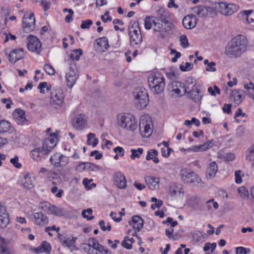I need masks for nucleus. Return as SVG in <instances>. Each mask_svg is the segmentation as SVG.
<instances>
[{"mask_svg": "<svg viewBox=\"0 0 254 254\" xmlns=\"http://www.w3.org/2000/svg\"><path fill=\"white\" fill-rule=\"evenodd\" d=\"M197 11L196 12L197 15L199 16H203L206 13V10L203 7H198L197 8Z\"/></svg>", "mask_w": 254, "mask_h": 254, "instance_id": "864d4df0", "label": "nucleus"}, {"mask_svg": "<svg viewBox=\"0 0 254 254\" xmlns=\"http://www.w3.org/2000/svg\"><path fill=\"white\" fill-rule=\"evenodd\" d=\"M173 91L178 95L187 92L188 88H185L184 84L179 81H175L172 83Z\"/></svg>", "mask_w": 254, "mask_h": 254, "instance_id": "a211bd4d", "label": "nucleus"}, {"mask_svg": "<svg viewBox=\"0 0 254 254\" xmlns=\"http://www.w3.org/2000/svg\"><path fill=\"white\" fill-rule=\"evenodd\" d=\"M39 88L40 90V92L41 93H45L46 92H48L51 89V85H48V83L46 82L41 83L39 85Z\"/></svg>", "mask_w": 254, "mask_h": 254, "instance_id": "e433bc0d", "label": "nucleus"}, {"mask_svg": "<svg viewBox=\"0 0 254 254\" xmlns=\"http://www.w3.org/2000/svg\"><path fill=\"white\" fill-rule=\"evenodd\" d=\"M246 41L241 36L233 39L226 48V54L234 57H239L246 49Z\"/></svg>", "mask_w": 254, "mask_h": 254, "instance_id": "f03ea898", "label": "nucleus"}, {"mask_svg": "<svg viewBox=\"0 0 254 254\" xmlns=\"http://www.w3.org/2000/svg\"><path fill=\"white\" fill-rule=\"evenodd\" d=\"M120 126L127 129L133 130L136 127L134 117L130 114H121L118 117Z\"/></svg>", "mask_w": 254, "mask_h": 254, "instance_id": "39448f33", "label": "nucleus"}, {"mask_svg": "<svg viewBox=\"0 0 254 254\" xmlns=\"http://www.w3.org/2000/svg\"><path fill=\"white\" fill-rule=\"evenodd\" d=\"M225 158L227 161H232L235 158V155L234 154L229 153L226 155Z\"/></svg>", "mask_w": 254, "mask_h": 254, "instance_id": "338daca9", "label": "nucleus"}, {"mask_svg": "<svg viewBox=\"0 0 254 254\" xmlns=\"http://www.w3.org/2000/svg\"><path fill=\"white\" fill-rule=\"evenodd\" d=\"M8 223L9 218L5 208L0 204V226L5 227Z\"/></svg>", "mask_w": 254, "mask_h": 254, "instance_id": "f3484780", "label": "nucleus"}, {"mask_svg": "<svg viewBox=\"0 0 254 254\" xmlns=\"http://www.w3.org/2000/svg\"><path fill=\"white\" fill-rule=\"evenodd\" d=\"M216 248L215 243H207L205 244V246L203 248L204 251L206 252L211 249V252H213Z\"/></svg>", "mask_w": 254, "mask_h": 254, "instance_id": "79ce46f5", "label": "nucleus"}, {"mask_svg": "<svg viewBox=\"0 0 254 254\" xmlns=\"http://www.w3.org/2000/svg\"><path fill=\"white\" fill-rule=\"evenodd\" d=\"M25 182L23 184V186L26 189H30L34 187L33 183L29 174H27L24 176Z\"/></svg>", "mask_w": 254, "mask_h": 254, "instance_id": "c85d7f7f", "label": "nucleus"}, {"mask_svg": "<svg viewBox=\"0 0 254 254\" xmlns=\"http://www.w3.org/2000/svg\"><path fill=\"white\" fill-rule=\"evenodd\" d=\"M24 57V53L22 49L15 50L9 54V60L13 63L21 59Z\"/></svg>", "mask_w": 254, "mask_h": 254, "instance_id": "6ab92c4d", "label": "nucleus"}, {"mask_svg": "<svg viewBox=\"0 0 254 254\" xmlns=\"http://www.w3.org/2000/svg\"><path fill=\"white\" fill-rule=\"evenodd\" d=\"M180 175L182 180L187 183H199L201 181L196 174L187 169H182Z\"/></svg>", "mask_w": 254, "mask_h": 254, "instance_id": "423d86ee", "label": "nucleus"}, {"mask_svg": "<svg viewBox=\"0 0 254 254\" xmlns=\"http://www.w3.org/2000/svg\"><path fill=\"white\" fill-rule=\"evenodd\" d=\"M10 128L9 122L6 121H1L0 122V132H5Z\"/></svg>", "mask_w": 254, "mask_h": 254, "instance_id": "f704fd0d", "label": "nucleus"}, {"mask_svg": "<svg viewBox=\"0 0 254 254\" xmlns=\"http://www.w3.org/2000/svg\"><path fill=\"white\" fill-rule=\"evenodd\" d=\"M97 44L100 47L101 50L103 51L107 50L109 47L108 40L105 37L99 39L97 40Z\"/></svg>", "mask_w": 254, "mask_h": 254, "instance_id": "c756f323", "label": "nucleus"}, {"mask_svg": "<svg viewBox=\"0 0 254 254\" xmlns=\"http://www.w3.org/2000/svg\"><path fill=\"white\" fill-rule=\"evenodd\" d=\"M52 192L53 193H56L57 191L58 192L56 194V196L58 197H61L62 196V193L63 192V190H58V188L56 187H53L51 190Z\"/></svg>", "mask_w": 254, "mask_h": 254, "instance_id": "603ef678", "label": "nucleus"}, {"mask_svg": "<svg viewBox=\"0 0 254 254\" xmlns=\"http://www.w3.org/2000/svg\"><path fill=\"white\" fill-rule=\"evenodd\" d=\"M114 179L116 185L119 188L124 189L126 187V180L124 175L119 173L116 174Z\"/></svg>", "mask_w": 254, "mask_h": 254, "instance_id": "aec40b11", "label": "nucleus"}, {"mask_svg": "<svg viewBox=\"0 0 254 254\" xmlns=\"http://www.w3.org/2000/svg\"><path fill=\"white\" fill-rule=\"evenodd\" d=\"M86 124V121L84 116L80 115L76 117L75 122L73 123V127L77 129L82 128L85 126Z\"/></svg>", "mask_w": 254, "mask_h": 254, "instance_id": "4be33fe9", "label": "nucleus"}, {"mask_svg": "<svg viewBox=\"0 0 254 254\" xmlns=\"http://www.w3.org/2000/svg\"><path fill=\"white\" fill-rule=\"evenodd\" d=\"M135 104L139 109H142L145 108L148 103V95L146 91H139L135 95Z\"/></svg>", "mask_w": 254, "mask_h": 254, "instance_id": "6e6552de", "label": "nucleus"}, {"mask_svg": "<svg viewBox=\"0 0 254 254\" xmlns=\"http://www.w3.org/2000/svg\"><path fill=\"white\" fill-rule=\"evenodd\" d=\"M208 90L210 94L213 96H215L216 94H219L220 93L219 89L216 86L209 87Z\"/></svg>", "mask_w": 254, "mask_h": 254, "instance_id": "37998d69", "label": "nucleus"}, {"mask_svg": "<svg viewBox=\"0 0 254 254\" xmlns=\"http://www.w3.org/2000/svg\"><path fill=\"white\" fill-rule=\"evenodd\" d=\"M134 242L133 238H129L126 237L124 241L122 242V246L127 249H130L132 248V244Z\"/></svg>", "mask_w": 254, "mask_h": 254, "instance_id": "2f4dec72", "label": "nucleus"}, {"mask_svg": "<svg viewBox=\"0 0 254 254\" xmlns=\"http://www.w3.org/2000/svg\"><path fill=\"white\" fill-rule=\"evenodd\" d=\"M132 154L131 155V158L132 159H134L135 158L139 157L140 155L142 153L143 150L141 148H138L137 150L132 149L131 150Z\"/></svg>", "mask_w": 254, "mask_h": 254, "instance_id": "a19ab883", "label": "nucleus"}, {"mask_svg": "<svg viewBox=\"0 0 254 254\" xmlns=\"http://www.w3.org/2000/svg\"><path fill=\"white\" fill-rule=\"evenodd\" d=\"M148 82L150 87L154 91L159 94L163 92L165 87L164 78L158 72H153L148 77Z\"/></svg>", "mask_w": 254, "mask_h": 254, "instance_id": "7ed1b4c3", "label": "nucleus"}, {"mask_svg": "<svg viewBox=\"0 0 254 254\" xmlns=\"http://www.w3.org/2000/svg\"><path fill=\"white\" fill-rule=\"evenodd\" d=\"M64 97L61 93L52 92L51 97V104L56 106H60L63 102Z\"/></svg>", "mask_w": 254, "mask_h": 254, "instance_id": "4468645a", "label": "nucleus"}, {"mask_svg": "<svg viewBox=\"0 0 254 254\" xmlns=\"http://www.w3.org/2000/svg\"><path fill=\"white\" fill-rule=\"evenodd\" d=\"M212 143L211 141H208L202 145L194 146L193 150L198 151H204L207 149H208L210 147V144Z\"/></svg>", "mask_w": 254, "mask_h": 254, "instance_id": "473e14b6", "label": "nucleus"}, {"mask_svg": "<svg viewBox=\"0 0 254 254\" xmlns=\"http://www.w3.org/2000/svg\"><path fill=\"white\" fill-rule=\"evenodd\" d=\"M140 132L142 137H148L152 132L153 125L151 117L147 116L141 117L139 124Z\"/></svg>", "mask_w": 254, "mask_h": 254, "instance_id": "20e7f679", "label": "nucleus"}, {"mask_svg": "<svg viewBox=\"0 0 254 254\" xmlns=\"http://www.w3.org/2000/svg\"><path fill=\"white\" fill-rule=\"evenodd\" d=\"M99 225H100L101 228L103 231H106V230H107L108 231H110L111 229V227L109 224L108 225L107 228L105 227V222L103 220H102L99 222Z\"/></svg>", "mask_w": 254, "mask_h": 254, "instance_id": "6e6d98bb", "label": "nucleus"}, {"mask_svg": "<svg viewBox=\"0 0 254 254\" xmlns=\"http://www.w3.org/2000/svg\"><path fill=\"white\" fill-rule=\"evenodd\" d=\"M207 207H208L209 209L211 208V206L210 205L211 203L212 204H213V207H214V208L216 209V208H217L218 207V203L214 201L213 199H211V200H208L207 202Z\"/></svg>", "mask_w": 254, "mask_h": 254, "instance_id": "4d7b16f0", "label": "nucleus"}, {"mask_svg": "<svg viewBox=\"0 0 254 254\" xmlns=\"http://www.w3.org/2000/svg\"><path fill=\"white\" fill-rule=\"evenodd\" d=\"M188 204L192 208H196L199 205V199L196 197H192L189 200Z\"/></svg>", "mask_w": 254, "mask_h": 254, "instance_id": "72a5a7b5", "label": "nucleus"}, {"mask_svg": "<svg viewBox=\"0 0 254 254\" xmlns=\"http://www.w3.org/2000/svg\"><path fill=\"white\" fill-rule=\"evenodd\" d=\"M234 5L232 4H227L225 2L219 3V11L225 15L231 14L233 12Z\"/></svg>", "mask_w": 254, "mask_h": 254, "instance_id": "dca6fc26", "label": "nucleus"}, {"mask_svg": "<svg viewBox=\"0 0 254 254\" xmlns=\"http://www.w3.org/2000/svg\"><path fill=\"white\" fill-rule=\"evenodd\" d=\"M93 22L91 20H87L82 21L81 24V28L82 29L89 28L91 25H92Z\"/></svg>", "mask_w": 254, "mask_h": 254, "instance_id": "c03bdc74", "label": "nucleus"}, {"mask_svg": "<svg viewBox=\"0 0 254 254\" xmlns=\"http://www.w3.org/2000/svg\"><path fill=\"white\" fill-rule=\"evenodd\" d=\"M246 249L243 247H238L236 249V254H246Z\"/></svg>", "mask_w": 254, "mask_h": 254, "instance_id": "e2e57ef3", "label": "nucleus"}, {"mask_svg": "<svg viewBox=\"0 0 254 254\" xmlns=\"http://www.w3.org/2000/svg\"><path fill=\"white\" fill-rule=\"evenodd\" d=\"M130 43L133 45H137L142 41L140 31L138 27L131 26L129 28Z\"/></svg>", "mask_w": 254, "mask_h": 254, "instance_id": "1a4fd4ad", "label": "nucleus"}, {"mask_svg": "<svg viewBox=\"0 0 254 254\" xmlns=\"http://www.w3.org/2000/svg\"><path fill=\"white\" fill-rule=\"evenodd\" d=\"M64 11H67L68 12L69 14L67 15V16H66V17L65 18V20L67 22H70L72 19V15L73 14V12L72 10L71 9H67L66 8H65L64 9Z\"/></svg>", "mask_w": 254, "mask_h": 254, "instance_id": "09e8293b", "label": "nucleus"}, {"mask_svg": "<svg viewBox=\"0 0 254 254\" xmlns=\"http://www.w3.org/2000/svg\"><path fill=\"white\" fill-rule=\"evenodd\" d=\"M92 210L91 209L89 208L86 210H84L82 211V216L86 218L88 220H90L92 219L94 217L92 215Z\"/></svg>", "mask_w": 254, "mask_h": 254, "instance_id": "ea45409f", "label": "nucleus"}, {"mask_svg": "<svg viewBox=\"0 0 254 254\" xmlns=\"http://www.w3.org/2000/svg\"><path fill=\"white\" fill-rule=\"evenodd\" d=\"M191 64L189 63H186L185 65H181L180 69L182 71H187L191 68Z\"/></svg>", "mask_w": 254, "mask_h": 254, "instance_id": "680f3d73", "label": "nucleus"}, {"mask_svg": "<svg viewBox=\"0 0 254 254\" xmlns=\"http://www.w3.org/2000/svg\"><path fill=\"white\" fill-rule=\"evenodd\" d=\"M10 162L16 168H19L21 166V164L18 162V158H17V157H15L14 158H12L10 160Z\"/></svg>", "mask_w": 254, "mask_h": 254, "instance_id": "13d9d810", "label": "nucleus"}, {"mask_svg": "<svg viewBox=\"0 0 254 254\" xmlns=\"http://www.w3.org/2000/svg\"><path fill=\"white\" fill-rule=\"evenodd\" d=\"M49 209L52 213H53L56 215H59L62 214V211L61 209H60L59 208H58L57 207H56V206L53 205V206H50Z\"/></svg>", "mask_w": 254, "mask_h": 254, "instance_id": "de8ad7c7", "label": "nucleus"}, {"mask_svg": "<svg viewBox=\"0 0 254 254\" xmlns=\"http://www.w3.org/2000/svg\"><path fill=\"white\" fill-rule=\"evenodd\" d=\"M36 222L38 225H44L47 222V219L42 213H36L34 215Z\"/></svg>", "mask_w": 254, "mask_h": 254, "instance_id": "a878e982", "label": "nucleus"}, {"mask_svg": "<svg viewBox=\"0 0 254 254\" xmlns=\"http://www.w3.org/2000/svg\"><path fill=\"white\" fill-rule=\"evenodd\" d=\"M90 155L91 156H95V158L96 159H100L101 158L102 155L99 153L98 151H92L90 153Z\"/></svg>", "mask_w": 254, "mask_h": 254, "instance_id": "052dcab7", "label": "nucleus"}, {"mask_svg": "<svg viewBox=\"0 0 254 254\" xmlns=\"http://www.w3.org/2000/svg\"><path fill=\"white\" fill-rule=\"evenodd\" d=\"M27 47L30 51L36 52L38 53L41 51V43L39 40L34 36H29Z\"/></svg>", "mask_w": 254, "mask_h": 254, "instance_id": "9d476101", "label": "nucleus"}, {"mask_svg": "<svg viewBox=\"0 0 254 254\" xmlns=\"http://www.w3.org/2000/svg\"><path fill=\"white\" fill-rule=\"evenodd\" d=\"M51 250V248L50 244L46 242H43L41 246L34 250V251L37 253L42 252L49 253Z\"/></svg>", "mask_w": 254, "mask_h": 254, "instance_id": "b1692460", "label": "nucleus"}, {"mask_svg": "<svg viewBox=\"0 0 254 254\" xmlns=\"http://www.w3.org/2000/svg\"><path fill=\"white\" fill-rule=\"evenodd\" d=\"M67 86L72 87L76 79V70L72 67L70 68L66 74Z\"/></svg>", "mask_w": 254, "mask_h": 254, "instance_id": "2eb2a0df", "label": "nucleus"}, {"mask_svg": "<svg viewBox=\"0 0 254 254\" xmlns=\"http://www.w3.org/2000/svg\"><path fill=\"white\" fill-rule=\"evenodd\" d=\"M32 154L33 156L35 157H38L41 156V155H44L42 153V149L40 148H36L33 150H32Z\"/></svg>", "mask_w": 254, "mask_h": 254, "instance_id": "3c124183", "label": "nucleus"}, {"mask_svg": "<svg viewBox=\"0 0 254 254\" xmlns=\"http://www.w3.org/2000/svg\"><path fill=\"white\" fill-rule=\"evenodd\" d=\"M88 246L92 247L93 249L99 251L100 253L103 254H111L108 249L105 248L103 246L100 245L98 241L94 238L89 240Z\"/></svg>", "mask_w": 254, "mask_h": 254, "instance_id": "ddd939ff", "label": "nucleus"}, {"mask_svg": "<svg viewBox=\"0 0 254 254\" xmlns=\"http://www.w3.org/2000/svg\"><path fill=\"white\" fill-rule=\"evenodd\" d=\"M253 152V149L252 148L250 150L249 154L247 156V159L251 161H254V152Z\"/></svg>", "mask_w": 254, "mask_h": 254, "instance_id": "69168bd1", "label": "nucleus"}, {"mask_svg": "<svg viewBox=\"0 0 254 254\" xmlns=\"http://www.w3.org/2000/svg\"><path fill=\"white\" fill-rule=\"evenodd\" d=\"M188 90L187 92L189 94V97L194 102H199L201 99L199 90L195 87V83L191 82L187 85Z\"/></svg>", "mask_w": 254, "mask_h": 254, "instance_id": "9b49d317", "label": "nucleus"}, {"mask_svg": "<svg viewBox=\"0 0 254 254\" xmlns=\"http://www.w3.org/2000/svg\"><path fill=\"white\" fill-rule=\"evenodd\" d=\"M117 214L113 212H112L110 214L112 218L117 222H120L122 220V217L119 216L116 217Z\"/></svg>", "mask_w": 254, "mask_h": 254, "instance_id": "0e129e2a", "label": "nucleus"}, {"mask_svg": "<svg viewBox=\"0 0 254 254\" xmlns=\"http://www.w3.org/2000/svg\"><path fill=\"white\" fill-rule=\"evenodd\" d=\"M157 155L158 152L156 150H150L148 152L147 155L146 156V160H152L155 163H158L159 161L158 158L157 157Z\"/></svg>", "mask_w": 254, "mask_h": 254, "instance_id": "bb28decb", "label": "nucleus"}, {"mask_svg": "<svg viewBox=\"0 0 254 254\" xmlns=\"http://www.w3.org/2000/svg\"><path fill=\"white\" fill-rule=\"evenodd\" d=\"M145 182L149 188L153 189L158 187L159 179L152 176H147L145 177Z\"/></svg>", "mask_w": 254, "mask_h": 254, "instance_id": "412c9836", "label": "nucleus"}, {"mask_svg": "<svg viewBox=\"0 0 254 254\" xmlns=\"http://www.w3.org/2000/svg\"><path fill=\"white\" fill-rule=\"evenodd\" d=\"M239 194L242 198H247L249 195L248 190L244 187H240L238 189Z\"/></svg>", "mask_w": 254, "mask_h": 254, "instance_id": "58836bf2", "label": "nucleus"}, {"mask_svg": "<svg viewBox=\"0 0 254 254\" xmlns=\"http://www.w3.org/2000/svg\"><path fill=\"white\" fill-rule=\"evenodd\" d=\"M44 68L47 73L50 75H54L55 73V69L50 64H46Z\"/></svg>", "mask_w": 254, "mask_h": 254, "instance_id": "49530a36", "label": "nucleus"}, {"mask_svg": "<svg viewBox=\"0 0 254 254\" xmlns=\"http://www.w3.org/2000/svg\"><path fill=\"white\" fill-rule=\"evenodd\" d=\"M35 19L34 18V14H31L28 17H25L24 18L23 24L24 27H31L32 25H34L35 24Z\"/></svg>", "mask_w": 254, "mask_h": 254, "instance_id": "393cba45", "label": "nucleus"}, {"mask_svg": "<svg viewBox=\"0 0 254 254\" xmlns=\"http://www.w3.org/2000/svg\"><path fill=\"white\" fill-rule=\"evenodd\" d=\"M0 254H13V253L5 243H2L0 245Z\"/></svg>", "mask_w": 254, "mask_h": 254, "instance_id": "c9c22d12", "label": "nucleus"}, {"mask_svg": "<svg viewBox=\"0 0 254 254\" xmlns=\"http://www.w3.org/2000/svg\"><path fill=\"white\" fill-rule=\"evenodd\" d=\"M180 42L181 45L184 48H186L189 46V42L187 37L185 35H182L180 37Z\"/></svg>", "mask_w": 254, "mask_h": 254, "instance_id": "a18cd8bd", "label": "nucleus"}, {"mask_svg": "<svg viewBox=\"0 0 254 254\" xmlns=\"http://www.w3.org/2000/svg\"><path fill=\"white\" fill-rule=\"evenodd\" d=\"M82 54V50L81 49L75 50L70 54V57L72 60L77 61Z\"/></svg>", "mask_w": 254, "mask_h": 254, "instance_id": "4c0bfd02", "label": "nucleus"}, {"mask_svg": "<svg viewBox=\"0 0 254 254\" xmlns=\"http://www.w3.org/2000/svg\"><path fill=\"white\" fill-rule=\"evenodd\" d=\"M146 29L152 28L154 31L167 32L172 30L173 25L168 13L164 12L157 17L147 16L145 19Z\"/></svg>", "mask_w": 254, "mask_h": 254, "instance_id": "f257e3e1", "label": "nucleus"}, {"mask_svg": "<svg viewBox=\"0 0 254 254\" xmlns=\"http://www.w3.org/2000/svg\"><path fill=\"white\" fill-rule=\"evenodd\" d=\"M50 135L51 137L45 139L43 142L42 153L44 155H47L57 144L56 134L54 133L53 135L50 134Z\"/></svg>", "mask_w": 254, "mask_h": 254, "instance_id": "0eeeda50", "label": "nucleus"}, {"mask_svg": "<svg viewBox=\"0 0 254 254\" xmlns=\"http://www.w3.org/2000/svg\"><path fill=\"white\" fill-rule=\"evenodd\" d=\"M98 142V139L95 137V135L94 133H90L88 135L87 143L89 145L95 146Z\"/></svg>", "mask_w": 254, "mask_h": 254, "instance_id": "7c9ffc66", "label": "nucleus"}, {"mask_svg": "<svg viewBox=\"0 0 254 254\" xmlns=\"http://www.w3.org/2000/svg\"><path fill=\"white\" fill-rule=\"evenodd\" d=\"M245 88L248 90H252L254 93L253 98H254V84L252 82H250L249 84H246L245 85Z\"/></svg>", "mask_w": 254, "mask_h": 254, "instance_id": "bf43d9fd", "label": "nucleus"}, {"mask_svg": "<svg viewBox=\"0 0 254 254\" xmlns=\"http://www.w3.org/2000/svg\"><path fill=\"white\" fill-rule=\"evenodd\" d=\"M241 173V171L240 170L237 171L235 172V182L238 184H240L242 182Z\"/></svg>", "mask_w": 254, "mask_h": 254, "instance_id": "8fccbe9b", "label": "nucleus"}, {"mask_svg": "<svg viewBox=\"0 0 254 254\" xmlns=\"http://www.w3.org/2000/svg\"><path fill=\"white\" fill-rule=\"evenodd\" d=\"M242 116V117H245L246 116V114L245 113H244L242 112V110L241 109H239L237 111V112H236V114H235V117L236 118H237L238 117H240V116Z\"/></svg>", "mask_w": 254, "mask_h": 254, "instance_id": "774afa93", "label": "nucleus"}, {"mask_svg": "<svg viewBox=\"0 0 254 254\" xmlns=\"http://www.w3.org/2000/svg\"><path fill=\"white\" fill-rule=\"evenodd\" d=\"M132 222L134 229L139 230L143 227V220L138 216H134L132 218Z\"/></svg>", "mask_w": 254, "mask_h": 254, "instance_id": "5701e85b", "label": "nucleus"}, {"mask_svg": "<svg viewBox=\"0 0 254 254\" xmlns=\"http://www.w3.org/2000/svg\"><path fill=\"white\" fill-rule=\"evenodd\" d=\"M217 172V166L215 162L211 163L207 169L209 178L214 177Z\"/></svg>", "mask_w": 254, "mask_h": 254, "instance_id": "cd10ccee", "label": "nucleus"}, {"mask_svg": "<svg viewBox=\"0 0 254 254\" xmlns=\"http://www.w3.org/2000/svg\"><path fill=\"white\" fill-rule=\"evenodd\" d=\"M197 23V19L194 15H188L185 16L183 20V24L184 27L188 29L194 28Z\"/></svg>", "mask_w": 254, "mask_h": 254, "instance_id": "f8f14e48", "label": "nucleus"}, {"mask_svg": "<svg viewBox=\"0 0 254 254\" xmlns=\"http://www.w3.org/2000/svg\"><path fill=\"white\" fill-rule=\"evenodd\" d=\"M207 66L208 67L206 68L207 71H214L216 70V68L215 67V63L214 62L208 63Z\"/></svg>", "mask_w": 254, "mask_h": 254, "instance_id": "5fc2aeb1", "label": "nucleus"}]
</instances>
